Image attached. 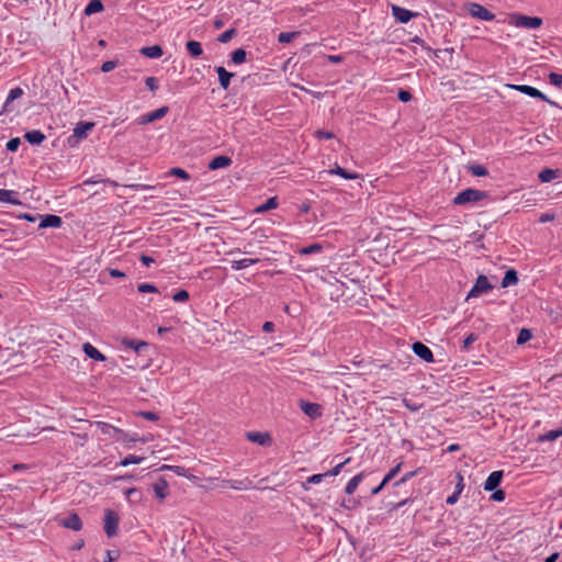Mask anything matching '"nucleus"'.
<instances>
[{"label": "nucleus", "instance_id": "4c0bfd02", "mask_svg": "<svg viewBox=\"0 0 562 562\" xmlns=\"http://www.w3.org/2000/svg\"><path fill=\"white\" fill-rule=\"evenodd\" d=\"M299 35V32H283L278 36L280 43H289Z\"/></svg>", "mask_w": 562, "mask_h": 562}, {"label": "nucleus", "instance_id": "f257e3e1", "mask_svg": "<svg viewBox=\"0 0 562 562\" xmlns=\"http://www.w3.org/2000/svg\"><path fill=\"white\" fill-rule=\"evenodd\" d=\"M508 23L515 27L537 30L542 25V19L520 13H512L508 15Z\"/></svg>", "mask_w": 562, "mask_h": 562}, {"label": "nucleus", "instance_id": "4be33fe9", "mask_svg": "<svg viewBox=\"0 0 562 562\" xmlns=\"http://www.w3.org/2000/svg\"><path fill=\"white\" fill-rule=\"evenodd\" d=\"M518 282V276L517 272L514 269H509L506 271L503 280H502V286L507 288L509 285H514Z\"/></svg>", "mask_w": 562, "mask_h": 562}, {"label": "nucleus", "instance_id": "6e6d98bb", "mask_svg": "<svg viewBox=\"0 0 562 562\" xmlns=\"http://www.w3.org/2000/svg\"><path fill=\"white\" fill-rule=\"evenodd\" d=\"M554 214L552 213H544L540 216V222L541 223H546V222H551L554 220Z\"/></svg>", "mask_w": 562, "mask_h": 562}, {"label": "nucleus", "instance_id": "c03bdc74", "mask_svg": "<svg viewBox=\"0 0 562 562\" xmlns=\"http://www.w3.org/2000/svg\"><path fill=\"white\" fill-rule=\"evenodd\" d=\"M145 83L148 87V89L153 92L156 91L159 87L158 79L155 77H147Z\"/></svg>", "mask_w": 562, "mask_h": 562}, {"label": "nucleus", "instance_id": "f3484780", "mask_svg": "<svg viewBox=\"0 0 562 562\" xmlns=\"http://www.w3.org/2000/svg\"><path fill=\"white\" fill-rule=\"evenodd\" d=\"M122 346L126 348H131L135 350L137 353L142 352L145 348H147L148 344L143 340H135L130 338H122L121 340Z\"/></svg>", "mask_w": 562, "mask_h": 562}, {"label": "nucleus", "instance_id": "a878e982", "mask_svg": "<svg viewBox=\"0 0 562 562\" xmlns=\"http://www.w3.org/2000/svg\"><path fill=\"white\" fill-rule=\"evenodd\" d=\"M258 261H259V259H257V258H244L240 260L233 261L232 266H233V269H235V270H241L251 265L257 263Z\"/></svg>", "mask_w": 562, "mask_h": 562}, {"label": "nucleus", "instance_id": "6ab92c4d", "mask_svg": "<svg viewBox=\"0 0 562 562\" xmlns=\"http://www.w3.org/2000/svg\"><path fill=\"white\" fill-rule=\"evenodd\" d=\"M232 164V159L227 156H216L215 158H213L210 164H209V168L211 170H216V169H222V168H227L228 166H231Z\"/></svg>", "mask_w": 562, "mask_h": 562}, {"label": "nucleus", "instance_id": "603ef678", "mask_svg": "<svg viewBox=\"0 0 562 562\" xmlns=\"http://www.w3.org/2000/svg\"><path fill=\"white\" fill-rule=\"evenodd\" d=\"M348 461H349V459H347V460H346L345 462H342V463L337 464V465H336L331 471L327 472L326 474H327V475H330V476H335V475H337V474L339 473L340 469L342 468V465H344L346 462H348Z\"/></svg>", "mask_w": 562, "mask_h": 562}, {"label": "nucleus", "instance_id": "bf43d9fd", "mask_svg": "<svg viewBox=\"0 0 562 562\" xmlns=\"http://www.w3.org/2000/svg\"><path fill=\"white\" fill-rule=\"evenodd\" d=\"M140 261L146 265V266H149L154 262V259L147 255H142L140 256Z\"/></svg>", "mask_w": 562, "mask_h": 562}, {"label": "nucleus", "instance_id": "1a4fd4ad", "mask_svg": "<svg viewBox=\"0 0 562 562\" xmlns=\"http://www.w3.org/2000/svg\"><path fill=\"white\" fill-rule=\"evenodd\" d=\"M249 441L259 446L268 447L272 443L271 435L267 431H250L246 434Z\"/></svg>", "mask_w": 562, "mask_h": 562}, {"label": "nucleus", "instance_id": "09e8293b", "mask_svg": "<svg viewBox=\"0 0 562 562\" xmlns=\"http://www.w3.org/2000/svg\"><path fill=\"white\" fill-rule=\"evenodd\" d=\"M398 99L402 101V102H408L411 99H412V95L408 91L406 90H400L398 92Z\"/></svg>", "mask_w": 562, "mask_h": 562}, {"label": "nucleus", "instance_id": "4d7b16f0", "mask_svg": "<svg viewBox=\"0 0 562 562\" xmlns=\"http://www.w3.org/2000/svg\"><path fill=\"white\" fill-rule=\"evenodd\" d=\"M109 273L113 278H124L125 277V273L120 271V270H117V269H110Z\"/></svg>", "mask_w": 562, "mask_h": 562}, {"label": "nucleus", "instance_id": "39448f33", "mask_svg": "<svg viewBox=\"0 0 562 562\" xmlns=\"http://www.w3.org/2000/svg\"><path fill=\"white\" fill-rule=\"evenodd\" d=\"M119 515L112 510L106 509L104 513V531L109 538L114 537L117 533L119 527Z\"/></svg>", "mask_w": 562, "mask_h": 562}, {"label": "nucleus", "instance_id": "412c9836", "mask_svg": "<svg viewBox=\"0 0 562 562\" xmlns=\"http://www.w3.org/2000/svg\"><path fill=\"white\" fill-rule=\"evenodd\" d=\"M142 55L148 58H159L162 56V48L159 45H153L143 47L140 49Z\"/></svg>", "mask_w": 562, "mask_h": 562}, {"label": "nucleus", "instance_id": "3c124183", "mask_svg": "<svg viewBox=\"0 0 562 562\" xmlns=\"http://www.w3.org/2000/svg\"><path fill=\"white\" fill-rule=\"evenodd\" d=\"M140 415L151 422H156L158 419V416L153 412H142Z\"/></svg>", "mask_w": 562, "mask_h": 562}, {"label": "nucleus", "instance_id": "774afa93", "mask_svg": "<svg viewBox=\"0 0 562 562\" xmlns=\"http://www.w3.org/2000/svg\"><path fill=\"white\" fill-rule=\"evenodd\" d=\"M558 558H559V553H552L551 555H549V557L544 560V562H557Z\"/></svg>", "mask_w": 562, "mask_h": 562}, {"label": "nucleus", "instance_id": "473e14b6", "mask_svg": "<svg viewBox=\"0 0 562 562\" xmlns=\"http://www.w3.org/2000/svg\"><path fill=\"white\" fill-rule=\"evenodd\" d=\"M330 173H335L345 179H350V180L359 178V176L357 173H350L339 166H337L335 169H331Z\"/></svg>", "mask_w": 562, "mask_h": 562}, {"label": "nucleus", "instance_id": "c756f323", "mask_svg": "<svg viewBox=\"0 0 562 562\" xmlns=\"http://www.w3.org/2000/svg\"><path fill=\"white\" fill-rule=\"evenodd\" d=\"M562 436V427L559 429L550 430L547 434L539 437V441H553Z\"/></svg>", "mask_w": 562, "mask_h": 562}, {"label": "nucleus", "instance_id": "58836bf2", "mask_svg": "<svg viewBox=\"0 0 562 562\" xmlns=\"http://www.w3.org/2000/svg\"><path fill=\"white\" fill-rule=\"evenodd\" d=\"M236 34V31L235 29H231V30H227L225 31L224 33H222L220 36H218V42L221 43H227L229 42L233 36Z\"/></svg>", "mask_w": 562, "mask_h": 562}, {"label": "nucleus", "instance_id": "49530a36", "mask_svg": "<svg viewBox=\"0 0 562 562\" xmlns=\"http://www.w3.org/2000/svg\"><path fill=\"white\" fill-rule=\"evenodd\" d=\"M549 80L552 85L557 86V87H560L562 85V75L560 74H555V72H551L549 75Z\"/></svg>", "mask_w": 562, "mask_h": 562}, {"label": "nucleus", "instance_id": "680f3d73", "mask_svg": "<svg viewBox=\"0 0 562 562\" xmlns=\"http://www.w3.org/2000/svg\"><path fill=\"white\" fill-rule=\"evenodd\" d=\"M324 476H327V474H315V475H313V476H311V477L308 479V482H313V483L321 482V480H322Z\"/></svg>", "mask_w": 562, "mask_h": 562}, {"label": "nucleus", "instance_id": "20e7f679", "mask_svg": "<svg viewBox=\"0 0 562 562\" xmlns=\"http://www.w3.org/2000/svg\"><path fill=\"white\" fill-rule=\"evenodd\" d=\"M492 289H493V285L488 282L487 278L485 276H480L476 279L472 289L469 291L465 300L468 301L470 299L479 297L482 294L487 293Z\"/></svg>", "mask_w": 562, "mask_h": 562}, {"label": "nucleus", "instance_id": "6e6552de", "mask_svg": "<svg viewBox=\"0 0 562 562\" xmlns=\"http://www.w3.org/2000/svg\"><path fill=\"white\" fill-rule=\"evenodd\" d=\"M168 111H169L168 106H161L153 112L143 114L137 119V124L146 125V124L153 123L157 120L162 119L168 113Z\"/></svg>", "mask_w": 562, "mask_h": 562}, {"label": "nucleus", "instance_id": "c9c22d12", "mask_svg": "<svg viewBox=\"0 0 562 562\" xmlns=\"http://www.w3.org/2000/svg\"><path fill=\"white\" fill-rule=\"evenodd\" d=\"M169 175L178 177L182 180H189L190 178L189 173L184 169L178 167L171 168L169 170Z\"/></svg>", "mask_w": 562, "mask_h": 562}, {"label": "nucleus", "instance_id": "13d9d810", "mask_svg": "<svg viewBox=\"0 0 562 562\" xmlns=\"http://www.w3.org/2000/svg\"><path fill=\"white\" fill-rule=\"evenodd\" d=\"M262 329L267 333H271L273 331L274 329V324L272 322H266L263 325H262Z\"/></svg>", "mask_w": 562, "mask_h": 562}, {"label": "nucleus", "instance_id": "aec40b11", "mask_svg": "<svg viewBox=\"0 0 562 562\" xmlns=\"http://www.w3.org/2000/svg\"><path fill=\"white\" fill-rule=\"evenodd\" d=\"M216 72L218 75L221 87L226 90L229 87L231 79L234 75L228 72L224 67H217Z\"/></svg>", "mask_w": 562, "mask_h": 562}, {"label": "nucleus", "instance_id": "7c9ffc66", "mask_svg": "<svg viewBox=\"0 0 562 562\" xmlns=\"http://www.w3.org/2000/svg\"><path fill=\"white\" fill-rule=\"evenodd\" d=\"M557 177H558L557 170H553V169H543L539 173V179L542 182H550L551 180L555 179Z\"/></svg>", "mask_w": 562, "mask_h": 562}, {"label": "nucleus", "instance_id": "5701e85b", "mask_svg": "<svg viewBox=\"0 0 562 562\" xmlns=\"http://www.w3.org/2000/svg\"><path fill=\"white\" fill-rule=\"evenodd\" d=\"M23 94V90L21 88H14L12 89L10 92H9V95L4 102V105H3V112H8L10 111V104L13 100H16L19 99L20 97H22Z\"/></svg>", "mask_w": 562, "mask_h": 562}, {"label": "nucleus", "instance_id": "a19ab883", "mask_svg": "<svg viewBox=\"0 0 562 562\" xmlns=\"http://www.w3.org/2000/svg\"><path fill=\"white\" fill-rule=\"evenodd\" d=\"M531 338V333L530 330L528 329H521L519 335H518V338H517V344L521 345V344H525L527 342L528 340H530Z\"/></svg>", "mask_w": 562, "mask_h": 562}, {"label": "nucleus", "instance_id": "ea45409f", "mask_svg": "<svg viewBox=\"0 0 562 562\" xmlns=\"http://www.w3.org/2000/svg\"><path fill=\"white\" fill-rule=\"evenodd\" d=\"M137 290L140 293H157L158 292V289L155 285L148 284V283L139 284L137 286Z\"/></svg>", "mask_w": 562, "mask_h": 562}, {"label": "nucleus", "instance_id": "5fc2aeb1", "mask_svg": "<svg viewBox=\"0 0 562 562\" xmlns=\"http://www.w3.org/2000/svg\"><path fill=\"white\" fill-rule=\"evenodd\" d=\"M476 340V337L473 334H470L463 341V347L469 348L471 344Z\"/></svg>", "mask_w": 562, "mask_h": 562}, {"label": "nucleus", "instance_id": "0eeeda50", "mask_svg": "<svg viewBox=\"0 0 562 562\" xmlns=\"http://www.w3.org/2000/svg\"><path fill=\"white\" fill-rule=\"evenodd\" d=\"M506 88H509V89H513V90H517L519 92H522L527 95H530L532 98H539L552 105H555V103L553 101H551L550 99L547 98L546 94H543L541 91H539L538 89L531 87V86H526V85H506L505 86Z\"/></svg>", "mask_w": 562, "mask_h": 562}, {"label": "nucleus", "instance_id": "423d86ee", "mask_svg": "<svg viewBox=\"0 0 562 562\" xmlns=\"http://www.w3.org/2000/svg\"><path fill=\"white\" fill-rule=\"evenodd\" d=\"M469 14L475 19L483 20V21H492L495 15L490 12L483 5L471 2L465 5Z\"/></svg>", "mask_w": 562, "mask_h": 562}, {"label": "nucleus", "instance_id": "052dcab7", "mask_svg": "<svg viewBox=\"0 0 562 562\" xmlns=\"http://www.w3.org/2000/svg\"><path fill=\"white\" fill-rule=\"evenodd\" d=\"M457 477H458V482H457L456 487H457L458 492H462V490L465 487L463 484V477L460 474H458Z\"/></svg>", "mask_w": 562, "mask_h": 562}, {"label": "nucleus", "instance_id": "8fccbe9b", "mask_svg": "<svg viewBox=\"0 0 562 562\" xmlns=\"http://www.w3.org/2000/svg\"><path fill=\"white\" fill-rule=\"evenodd\" d=\"M114 68H115V63L110 60V61L103 63V65L101 67V70L103 72H109V71H111Z\"/></svg>", "mask_w": 562, "mask_h": 562}, {"label": "nucleus", "instance_id": "cd10ccee", "mask_svg": "<svg viewBox=\"0 0 562 562\" xmlns=\"http://www.w3.org/2000/svg\"><path fill=\"white\" fill-rule=\"evenodd\" d=\"M187 49L190 53V55L193 57H199L203 53L201 44L196 41H189L187 43Z\"/></svg>", "mask_w": 562, "mask_h": 562}, {"label": "nucleus", "instance_id": "f704fd0d", "mask_svg": "<svg viewBox=\"0 0 562 562\" xmlns=\"http://www.w3.org/2000/svg\"><path fill=\"white\" fill-rule=\"evenodd\" d=\"M398 469H400V465H397L395 469H393V470H392V471H391V472H390V473H389V474H387V475L382 480V482H381L376 487H374V488L372 490V492H374V493L381 492V490L385 486L386 482H387L389 480H391V479L395 475V473L398 471Z\"/></svg>", "mask_w": 562, "mask_h": 562}, {"label": "nucleus", "instance_id": "9b49d317", "mask_svg": "<svg viewBox=\"0 0 562 562\" xmlns=\"http://www.w3.org/2000/svg\"><path fill=\"white\" fill-rule=\"evenodd\" d=\"M299 405L302 412L311 418H318L322 416V406L317 403L300 401Z\"/></svg>", "mask_w": 562, "mask_h": 562}, {"label": "nucleus", "instance_id": "bb28decb", "mask_svg": "<svg viewBox=\"0 0 562 562\" xmlns=\"http://www.w3.org/2000/svg\"><path fill=\"white\" fill-rule=\"evenodd\" d=\"M278 207V200L276 196H272L267 200V202L262 205H259L255 209L256 213H265L269 210H274Z\"/></svg>", "mask_w": 562, "mask_h": 562}, {"label": "nucleus", "instance_id": "864d4df0", "mask_svg": "<svg viewBox=\"0 0 562 562\" xmlns=\"http://www.w3.org/2000/svg\"><path fill=\"white\" fill-rule=\"evenodd\" d=\"M316 137L318 138H326V139H330L334 137V134L330 133V132H325V131H317L316 132Z\"/></svg>", "mask_w": 562, "mask_h": 562}, {"label": "nucleus", "instance_id": "b1692460", "mask_svg": "<svg viewBox=\"0 0 562 562\" xmlns=\"http://www.w3.org/2000/svg\"><path fill=\"white\" fill-rule=\"evenodd\" d=\"M103 3L101 0H91L85 9L86 15H91L103 11Z\"/></svg>", "mask_w": 562, "mask_h": 562}, {"label": "nucleus", "instance_id": "de8ad7c7", "mask_svg": "<svg viewBox=\"0 0 562 562\" xmlns=\"http://www.w3.org/2000/svg\"><path fill=\"white\" fill-rule=\"evenodd\" d=\"M20 143H21L20 138H18V137L11 138L7 143V149L10 151H15L19 148Z\"/></svg>", "mask_w": 562, "mask_h": 562}, {"label": "nucleus", "instance_id": "2f4dec72", "mask_svg": "<svg viewBox=\"0 0 562 562\" xmlns=\"http://www.w3.org/2000/svg\"><path fill=\"white\" fill-rule=\"evenodd\" d=\"M468 169L475 177L487 176V169L482 165H470L468 166Z\"/></svg>", "mask_w": 562, "mask_h": 562}, {"label": "nucleus", "instance_id": "79ce46f5", "mask_svg": "<svg viewBox=\"0 0 562 562\" xmlns=\"http://www.w3.org/2000/svg\"><path fill=\"white\" fill-rule=\"evenodd\" d=\"M360 481H361V475H356L355 477H352L348 482L345 492H353L358 487V484Z\"/></svg>", "mask_w": 562, "mask_h": 562}, {"label": "nucleus", "instance_id": "37998d69", "mask_svg": "<svg viewBox=\"0 0 562 562\" xmlns=\"http://www.w3.org/2000/svg\"><path fill=\"white\" fill-rule=\"evenodd\" d=\"M322 249V246L319 244H314V245H311L308 247H304L300 250V254L302 255H310V254H313V252H317Z\"/></svg>", "mask_w": 562, "mask_h": 562}, {"label": "nucleus", "instance_id": "f03ea898", "mask_svg": "<svg viewBox=\"0 0 562 562\" xmlns=\"http://www.w3.org/2000/svg\"><path fill=\"white\" fill-rule=\"evenodd\" d=\"M488 198L487 192L476 189H467L460 192L454 199L456 205H465L469 203H476Z\"/></svg>", "mask_w": 562, "mask_h": 562}, {"label": "nucleus", "instance_id": "9d476101", "mask_svg": "<svg viewBox=\"0 0 562 562\" xmlns=\"http://www.w3.org/2000/svg\"><path fill=\"white\" fill-rule=\"evenodd\" d=\"M391 9L393 16L401 23H407L408 21H411V19L416 18L418 15L417 12L409 11L396 4H392Z\"/></svg>", "mask_w": 562, "mask_h": 562}, {"label": "nucleus", "instance_id": "ddd939ff", "mask_svg": "<svg viewBox=\"0 0 562 562\" xmlns=\"http://www.w3.org/2000/svg\"><path fill=\"white\" fill-rule=\"evenodd\" d=\"M40 217H41L40 228H47V227L58 228L63 224L61 218L57 215L48 214V215H44V216L41 215Z\"/></svg>", "mask_w": 562, "mask_h": 562}, {"label": "nucleus", "instance_id": "a18cd8bd", "mask_svg": "<svg viewBox=\"0 0 562 562\" xmlns=\"http://www.w3.org/2000/svg\"><path fill=\"white\" fill-rule=\"evenodd\" d=\"M172 299L175 302H186L189 299V293L186 290H180L172 296Z\"/></svg>", "mask_w": 562, "mask_h": 562}, {"label": "nucleus", "instance_id": "e433bc0d", "mask_svg": "<svg viewBox=\"0 0 562 562\" xmlns=\"http://www.w3.org/2000/svg\"><path fill=\"white\" fill-rule=\"evenodd\" d=\"M144 458H140V457H136V456H133V454H130L127 457H125L122 461H121V464L123 467H126V465H130V464H139L140 462H143Z\"/></svg>", "mask_w": 562, "mask_h": 562}, {"label": "nucleus", "instance_id": "393cba45", "mask_svg": "<svg viewBox=\"0 0 562 562\" xmlns=\"http://www.w3.org/2000/svg\"><path fill=\"white\" fill-rule=\"evenodd\" d=\"M25 139L31 144L40 145L45 139V135L41 131H31L25 134Z\"/></svg>", "mask_w": 562, "mask_h": 562}, {"label": "nucleus", "instance_id": "7ed1b4c3", "mask_svg": "<svg viewBox=\"0 0 562 562\" xmlns=\"http://www.w3.org/2000/svg\"><path fill=\"white\" fill-rule=\"evenodd\" d=\"M93 122H79L75 128L72 135L68 138V144L71 147H76L80 140L85 139L88 134L93 130Z\"/></svg>", "mask_w": 562, "mask_h": 562}, {"label": "nucleus", "instance_id": "e2e57ef3", "mask_svg": "<svg viewBox=\"0 0 562 562\" xmlns=\"http://www.w3.org/2000/svg\"><path fill=\"white\" fill-rule=\"evenodd\" d=\"M403 404L411 411L415 412L419 409L418 405L411 404L407 400H403Z\"/></svg>", "mask_w": 562, "mask_h": 562}, {"label": "nucleus", "instance_id": "0e129e2a", "mask_svg": "<svg viewBox=\"0 0 562 562\" xmlns=\"http://www.w3.org/2000/svg\"><path fill=\"white\" fill-rule=\"evenodd\" d=\"M491 498L495 502H503L505 494H491Z\"/></svg>", "mask_w": 562, "mask_h": 562}, {"label": "nucleus", "instance_id": "a211bd4d", "mask_svg": "<svg viewBox=\"0 0 562 562\" xmlns=\"http://www.w3.org/2000/svg\"><path fill=\"white\" fill-rule=\"evenodd\" d=\"M60 525L75 531H79L82 528L81 520L76 514H72L68 518L63 519Z\"/></svg>", "mask_w": 562, "mask_h": 562}, {"label": "nucleus", "instance_id": "c85d7f7f", "mask_svg": "<svg viewBox=\"0 0 562 562\" xmlns=\"http://www.w3.org/2000/svg\"><path fill=\"white\" fill-rule=\"evenodd\" d=\"M247 59V52L243 48H238L232 53V61L236 65L244 64Z\"/></svg>", "mask_w": 562, "mask_h": 562}, {"label": "nucleus", "instance_id": "72a5a7b5", "mask_svg": "<svg viewBox=\"0 0 562 562\" xmlns=\"http://www.w3.org/2000/svg\"><path fill=\"white\" fill-rule=\"evenodd\" d=\"M95 426L101 430L104 435H111V432H121L119 429L114 428L113 426L98 422L95 423Z\"/></svg>", "mask_w": 562, "mask_h": 562}, {"label": "nucleus", "instance_id": "338daca9", "mask_svg": "<svg viewBox=\"0 0 562 562\" xmlns=\"http://www.w3.org/2000/svg\"><path fill=\"white\" fill-rule=\"evenodd\" d=\"M458 495H459V494H451V495L447 498V503H448V504H450V505H452V504L457 503V501H458Z\"/></svg>", "mask_w": 562, "mask_h": 562}, {"label": "nucleus", "instance_id": "4468645a", "mask_svg": "<svg viewBox=\"0 0 562 562\" xmlns=\"http://www.w3.org/2000/svg\"><path fill=\"white\" fill-rule=\"evenodd\" d=\"M503 477V471L492 472L484 483L485 491H494L501 483Z\"/></svg>", "mask_w": 562, "mask_h": 562}, {"label": "nucleus", "instance_id": "2eb2a0df", "mask_svg": "<svg viewBox=\"0 0 562 562\" xmlns=\"http://www.w3.org/2000/svg\"><path fill=\"white\" fill-rule=\"evenodd\" d=\"M82 350L86 353L87 357L95 360V361H105V356L100 352L94 346H92L90 342H86L82 346Z\"/></svg>", "mask_w": 562, "mask_h": 562}, {"label": "nucleus", "instance_id": "dca6fc26", "mask_svg": "<svg viewBox=\"0 0 562 562\" xmlns=\"http://www.w3.org/2000/svg\"><path fill=\"white\" fill-rule=\"evenodd\" d=\"M0 202L9 203L13 205H20L21 202L18 199V192L13 190L0 189Z\"/></svg>", "mask_w": 562, "mask_h": 562}, {"label": "nucleus", "instance_id": "f8f14e48", "mask_svg": "<svg viewBox=\"0 0 562 562\" xmlns=\"http://www.w3.org/2000/svg\"><path fill=\"white\" fill-rule=\"evenodd\" d=\"M413 351L419 358L425 360L426 362H432L434 361V355H432L431 350L426 345H424L423 342L417 341V342L413 344Z\"/></svg>", "mask_w": 562, "mask_h": 562}, {"label": "nucleus", "instance_id": "69168bd1", "mask_svg": "<svg viewBox=\"0 0 562 562\" xmlns=\"http://www.w3.org/2000/svg\"><path fill=\"white\" fill-rule=\"evenodd\" d=\"M117 558V553L115 555H112L111 551H106V560L104 562H114Z\"/></svg>", "mask_w": 562, "mask_h": 562}]
</instances>
